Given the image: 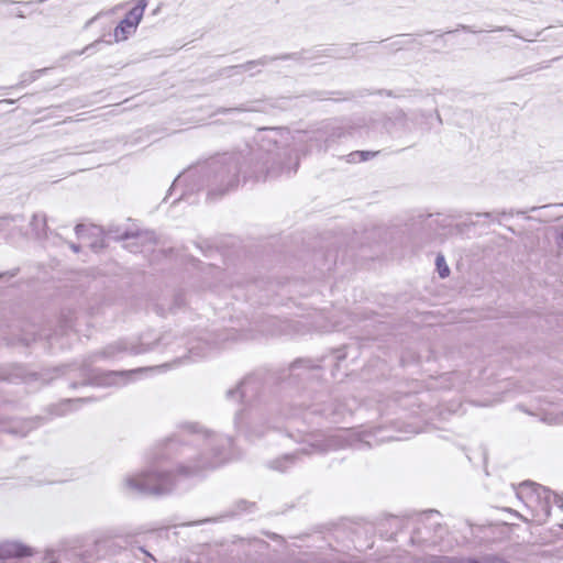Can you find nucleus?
Wrapping results in <instances>:
<instances>
[{"mask_svg": "<svg viewBox=\"0 0 563 563\" xmlns=\"http://www.w3.org/2000/svg\"><path fill=\"white\" fill-rule=\"evenodd\" d=\"M196 429V424L189 426L190 432L196 433L195 441L197 443L201 442V449L196 456L190 457L189 464L178 468V473L186 476L198 475L203 471L212 470L229 459L227 450L230 445V439L211 435L207 431Z\"/></svg>", "mask_w": 563, "mask_h": 563, "instance_id": "f257e3e1", "label": "nucleus"}, {"mask_svg": "<svg viewBox=\"0 0 563 563\" xmlns=\"http://www.w3.org/2000/svg\"><path fill=\"white\" fill-rule=\"evenodd\" d=\"M517 496L522 499L531 518L522 517L525 521H532L542 525L550 516L552 504L563 507V500L548 488L536 483H523L520 485Z\"/></svg>", "mask_w": 563, "mask_h": 563, "instance_id": "f03ea898", "label": "nucleus"}, {"mask_svg": "<svg viewBox=\"0 0 563 563\" xmlns=\"http://www.w3.org/2000/svg\"><path fill=\"white\" fill-rule=\"evenodd\" d=\"M441 515L435 510H429L409 519L406 526L411 531L410 542L421 547L441 544L445 528L441 525Z\"/></svg>", "mask_w": 563, "mask_h": 563, "instance_id": "7ed1b4c3", "label": "nucleus"}, {"mask_svg": "<svg viewBox=\"0 0 563 563\" xmlns=\"http://www.w3.org/2000/svg\"><path fill=\"white\" fill-rule=\"evenodd\" d=\"M175 486L169 473L151 471L132 476L123 481V487L129 494H166Z\"/></svg>", "mask_w": 563, "mask_h": 563, "instance_id": "20e7f679", "label": "nucleus"}, {"mask_svg": "<svg viewBox=\"0 0 563 563\" xmlns=\"http://www.w3.org/2000/svg\"><path fill=\"white\" fill-rule=\"evenodd\" d=\"M363 443H365V441H363V439L360 437V434H357L355 431L341 430L334 434H331L328 438L327 443L321 444L318 440H316L310 444L311 450H309V451L302 450V451L310 454V453L325 452L328 450L344 448L346 445L361 448ZM368 442H366V444Z\"/></svg>", "mask_w": 563, "mask_h": 563, "instance_id": "39448f33", "label": "nucleus"}, {"mask_svg": "<svg viewBox=\"0 0 563 563\" xmlns=\"http://www.w3.org/2000/svg\"><path fill=\"white\" fill-rule=\"evenodd\" d=\"M146 5V0H137L136 5L129 11L124 20L114 29L113 36L115 42L128 40L136 31Z\"/></svg>", "mask_w": 563, "mask_h": 563, "instance_id": "423d86ee", "label": "nucleus"}, {"mask_svg": "<svg viewBox=\"0 0 563 563\" xmlns=\"http://www.w3.org/2000/svg\"><path fill=\"white\" fill-rule=\"evenodd\" d=\"M22 219L15 218H1L0 219V243L5 241H13L22 233L20 231V223Z\"/></svg>", "mask_w": 563, "mask_h": 563, "instance_id": "0eeeda50", "label": "nucleus"}, {"mask_svg": "<svg viewBox=\"0 0 563 563\" xmlns=\"http://www.w3.org/2000/svg\"><path fill=\"white\" fill-rule=\"evenodd\" d=\"M32 550L16 541L0 542V559H10L31 555Z\"/></svg>", "mask_w": 563, "mask_h": 563, "instance_id": "6e6552de", "label": "nucleus"}, {"mask_svg": "<svg viewBox=\"0 0 563 563\" xmlns=\"http://www.w3.org/2000/svg\"><path fill=\"white\" fill-rule=\"evenodd\" d=\"M208 338L209 335L199 336L197 340L189 342L188 351L190 358L196 360L203 357L212 350L217 342L211 343Z\"/></svg>", "mask_w": 563, "mask_h": 563, "instance_id": "1a4fd4ad", "label": "nucleus"}, {"mask_svg": "<svg viewBox=\"0 0 563 563\" xmlns=\"http://www.w3.org/2000/svg\"><path fill=\"white\" fill-rule=\"evenodd\" d=\"M468 528L472 533V540L477 543L495 541L497 539V530L499 529L498 526L492 525L478 526L476 528L468 525Z\"/></svg>", "mask_w": 563, "mask_h": 563, "instance_id": "9d476101", "label": "nucleus"}, {"mask_svg": "<svg viewBox=\"0 0 563 563\" xmlns=\"http://www.w3.org/2000/svg\"><path fill=\"white\" fill-rule=\"evenodd\" d=\"M432 563H506L503 559L494 556V555H486L475 559H465V558H435Z\"/></svg>", "mask_w": 563, "mask_h": 563, "instance_id": "9b49d317", "label": "nucleus"}, {"mask_svg": "<svg viewBox=\"0 0 563 563\" xmlns=\"http://www.w3.org/2000/svg\"><path fill=\"white\" fill-rule=\"evenodd\" d=\"M133 372H110L103 374L95 384L101 386L121 385L126 383V377Z\"/></svg>", "mask_w": 563, "mask_h": 563, "instance_id": "f8f14e48", "label": "nucleus"}, {"mask_svg": "<svg viewBox=\"0 0 563 563\" xmlns=\"http://www.w3.org/2000/svg\"><path fill=\"white\" fill-rule=\"evenodd\" d=\"M31 234L35 238H42L46 233L47 220L43 213H35L30 222Z\"/></svg>", "mask_w": 563, "mask_h": 563, "instance_id": "ddd939ff", "label": "nucleus"}, {"mask_svg": "<svg viewBox=\"0 0 563 563\" xmlns=\"http://www.w3.org/2000/svg\"><path fill=\"white\" fill-rule=\"evenodd\" d=\"M542 420L549 424L563 423V412H559L556 406H549L542 410Z\"/></svg>", "mask_w": 563, "mask_h": 563, "instance_id": "4468645a", "label": "nucleus"}, {"mask_svg": "<svg viewBox=\"0 0 563 563\" xmlns=\"http://www.w3.org/2000/svg\"><path fill=\"white\" fill-rule=\"evenodd\" d=\"M66 553L58 552H47L46 554V563H64V559L66 558Z\"/></svg>", "mask_w": 563, "mask_h": 563, "instance_id": "2eb2a0df", "label": "nucleus"}, {"mask_svg": "<svg viewBox=\"0 0 563 563\" xmlns=\"http://www.w3.org/2000/svg\"><path fill=\"white\" fill-rule=\"evenodd\" d=\"M437 266L439 274L442 278L446 277L449 275V267L446 266L444 258L442 256L437 257Z\"/></svg>", "mask_w": 563, "mask_h": 563, "instance_id": "dca6fc26", "label": "nucleus"}, {"mask_svg": "<svg viewBox=\"0 0 563 563\" xmlns=\"http://www.w3.org/2000/svg\"><path fill=\"white\" fill-rule=\"evenodd\" d=\"M375 153L373 152H354L350 156L352 161H367L369 157H373Z\"/></svg>", "mask_w": 563, "mask_h": 563, "instance_id": "f3484780", "label": "nucleus"}, {"mask_svg": "<svg viewBox=\"0 0 563 563\" xmlns=\"http://www.w3.org/2000/svg\"><path fill=\"white\" fill-rule=\"evenodd\" d=\"M246 384H247L246 382H243L236 389L230 390L228 393V396H230V397H233V396L243 397L244 388H245Z\"/></svg>", "mask_w": 563, "mask_h": 563, "instance_id": "a211bd4d", "label": "nucleus"}, {"mask_svg": "<svg viewBox=\"0 0 563 563\" xmlns=\"http://www.w3.org/2000/svg\"><path fill=\"white\" fill-rule=\"evenodd\" d=\"M141 553L143 555V559L139 560L135 563H152V562H155V559L152 555H150L148 553H146L145 551L141 550Z\"/></svg>", "mask_w": 563, "mask_h": 563, "instance_id": "6ab92c4d", "label": "nucleus"}, {"mask_svg": "<svg viewBox=\"0 0 563 563\" xmlns=\"http://www.w3.org/2000/svg\"><path fill=\"white\" fill-rule=\"evenodd\" d=\"M114 349H115V350H119V351H121V350H126V347H121V346H119V347H115V346H109V347H107V349L104 350V352H103V353H104V355H106V356H113V355L115 354Z\"/></svg>", "mask_w": 563, "mask_h": 563, "instance_id": "aec40b11", "label": "nucleus"}, {"mask_svg": "<svg viewBox=\"0 0 563 563\" xmlns=\"http://www.w3.org/2000/svg\"><path fill=\"white\" fill-rule=\"evenodd\" d=\"M85 230H86V227H85V225H82V224H78V225L76 227V233H77V235H80V234H81V232H82V231H85Z\"/></svg>", "mask_w": 563, "mask_h": 563, "instance_id": "412c9836", "label": "nucleus"}, {"mask_svg": "<svg viewBox=\"0 0 563 563\" xmlns=\"http://www.w3.org/2000/svg\"><path fill=\"white\" fill-rule=\"evenodd\" d=\"M559 245L563 249V231L559 235Z\"/></svg>", "mask_w": 563, "mask_h": 563, "instance_id": "4be33fe9", "label": "nucleus"}, {"mask_svg": "<svg viewBox=\"0 0 563 563\" xmlns=\"http://www.w3.org/2000/svg\"><path fill=\"white\" fill-rule=\"evenodd\" d=\"M70 247L74 252H78L79 251V246L76 245V244H70Z\"/></svg>", "mask_w": 563, "mask_h": 563, "instance_id": "5701e85b", "label": "nucleus"}, {"mask_svg": "<svg viewBox=\"0 0 563 563\" xmlns=\"http://www.w3.org/2000/svg\"><path fill=\"white\" fill-rule=\"evenodd\" d=\"M131 351H132V352H134V353H141V352H143L144 350H143V349H132Z\"/></svg>", "mask_w": 563, "mask_h": 563, "instance_id": "b1692460", "label": "nucleus"}, {"mask_svg": "<svg viewBox=\"0 0 563 563\" xmlns=\"http://www.w3.org/2000/svg\"><path fill=\"white\" fill-rule=\"evenodd\" d=\"M390 523H391V525H397V523H398V520H397V519H393V520L390 521Z\"/></svg>", "mask_w": 563, "mask_h": 563, "instance_id": "393cba45", "label": "nucleus"}]
</instances>
